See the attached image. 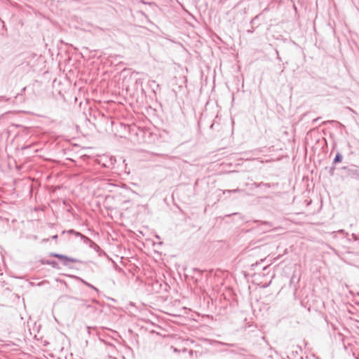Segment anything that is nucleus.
<instances>
[{
  "label": "nucleus",
  "instance_id": "nucleus-10",
  "mask_svg": "<svg viewBox=\"0 0 359 359\" xmlns=\"http://www.w3.org/2000/svg\"><path fill=\"white\" fill-rule=\"evenodd\" d=\"M275 184H270V183H264L263 182L259 183V184H256V187H266V188H271V187H274Z\"/></svg>",
  "mask_w": 359,
  "mask_h": 359
},
{
  "label": "nucleus",
  "instance_id": "nucleus-24",
  "mask_svg": "<svg viewBox=\"0 0 359 359\" xmlns=\"http://www.w3.org/2000/svg\"><path fill=\"white\" fill-rule=\"evenodd\" d=\"M48 241H49V238H43V239L42 240V242H43V243H45V242H48Z\"/></svg>",
  "mask_w": 359,
  "mask_h": 359
},
{
  "label": "nucleus",
  "instance_id": "nucleus-26",
  "mask_svg": "<svg viewBox=\"0 0 359 359\" xmlns=\"http://www.w3.org/2000/svg\"><path fill=\"white\" fill-rule=\"evenodd\" d=\"M320 118V117H318V118H315V119H313V123H316V122H317Z\"/></svg>",
  "mask_w": 359,
  "mask_h": 359
},
{
  "label": "nucleus",
  "instance_id": "nucleus-22",
  "mask_svg": "<svg viewBox=\"0 0 359 359\" xmlns=\"http://www.w3.org/2000/svg\"><path fill=\"white\" fill-rule=\"evenodd\" d=\"M257 18H258V16H257V15L256 17H255V18H254L250 21V24H253V23H254V22H255V20L256 19H257Z\"/></svg>",
  "mask_w": 359,
  "mask_h": 359
},
{
  "label": "nucleus",
  "instance_id": "nucleus-20",
  "mask_svg": "<svg viewBox=\"0 0 359 359\" xmlns=\"http://www.w3.org/2000/svg\"><path fill=\"white\" fill-rule=\"evenodd\" d=\"M215 125H216V123H215V122L214 121V122L210 125V128L211 130H214V129H215Z\"/></svg>",
  "mask_w": 359,
  "mask_h": 359
},
{
  "label": "nucleus",
  "instance_id": "nucleus-28",
  "mask_svg": "<svg viewBox=\"0 0 359 359\" xmlns=\"http://www.w3.org/2000/svg\"><path fill=\"white\" fill-rule=\"evenodd\" d=\"M25 89H26V87L23 88L22 89V92H24V91L25 90Z\"/></svg>",
  "mask_w": 359,
  "mask_h": 359
},
{
  "label": "nucleus",
  "instance_id": "nucleus-13",
  "mask_svg": "<svg viewBox=\"0 0 359 359\" xmlns=\"http://www.w3.org/2000/svg\"><path fill=\"white\" fill-rule=\"evenodd\" d=\"M216 343L218 344L226 346H229V347H235V346H236V344L224 343V342H222V341H217Z\"/></svg>",
  "mask_w": 359,
  "mask_h": 359
},
{
  "label": "nucleus",
  "instance_id": "nucleus-9",
  "mask_svg": "<svg viewBox=\"0 0 359 359\" xmlns=\"http://www.w3.org/2000/svg\"><path fill=\"white\" fill-rule=\"evenodd\" d=\"M78 280H79L83 284H84L85 285L88 286V287H90L92 289H93L95 291H96L97 292H99V290L95 287V286H93V285H91L90 283L86 282L85 280L82 279L81 278H79L77 277L76 278Z\"/></svg>",
  "mask_w": 359,
  "mask_h": 359
},
{
  "label": "nucleus",
  "instance_id": "nucleus-19",
  "mask_svg": "<svg viewBox=\"0 0 359 359\" xmlns=\"http://www.w3.org/2000/svg\"><path fill=\"white\" fill-rule=\"evenodd\" d=\"M74 234L76 236H77V237H80V238H81V236H82V235H83L81 233L78 232V231H74Z\"/></svg>",
  "mask_w": 359,
  "mask_h": 359
},
{
  "label": "nucleus",
  "instance_id": "nucleus-12",
  "mask_svg": "<svg viewBox=\"0 0 359 359\" xmlns=\"http://www.w3.org/2000/svg\"><path fill=\"white\" fill-rule=\"evenodd\" d=\"M243 191L242 189H232V190H230V189H226V190H224L223 191V194H225L226 193H238V192H241Z\"/></svg>",
  "mask_w": 359,
  "mask_h": 359
},
{
  "label": "nucleus",
  "instance_id": "nucleus-30",
  "mask_svg": "<svg viewBox=\"0 0 359 359\" xmlns=\"http://www.w3.org/2000/svg\"><path fill=\"white\" fill-rule=\"evenodd\" d=\"M34 239H37V236H34Z\"/></svg>",
  "mask_w": 359,
  "mask_h": 359
},
{
  "label": "nucleus",
  "instance_id": "nucleus-4",
  "mask_svg": "<svg viewBox=\"0 0 359 359\" xmlns=\"http://www.w3.org/2000/svg\"><path fill=\"white\" fill-rule=\"evenodd\" d=\"M49 255H50V257H56V258L59 259L60 260L62 261L63 265H65V266L67 265V262H72V263L81 262L80 260H79L77 259L67 257L66 255L59 254L57 252H50L49 254Z\"/></svg>",
  "mask_w": 359,
  "mask_h": 359
},
{
  "label": "nucleus",
  "instance_id": "nucleus-1",
  "mask_svg": "<svg viewBox=\"0 0 359 359\" xmlns=\"http://www.w3.org/2000/svg\"><path fill=\"white\" fill-rule=\"evenodd\" d=\"M267 238L264 237L259 239L252 240L248 245L243 250V254H248L251 251H260L262 249L266 248L267 243L266 242Z\"/></svg>",
  "mask_w": 359,
  "mask_h": 359
},
{
  "label": "nucleus",
  "instance_id": "nucleus-17",
  "mask_svg": "<svg viewBox=\"0 0 359 359\" xmlns=\"http://www.w3.org/2000/svg\"><path fill=\"white\" fill-rule=\"evenodd\" d=\"M65 233H69V234H74V229H69L68 231H63L62 232V234Z\"/></svg>",
  "mask_w": 359,
  "mask_h": 359
},
{
  "label": "nucleus",
  "instance_id": "nucleus-18",
  "mask_svg": "<svg viewBox=\"0 0 359 359\" xmlns=\"http://www.w3.org/2000/svg\"><path fill=\"white\" fill-rule=\"evenodd\" d=\"M351 237L355 241H359V236H357L355 233H352Z\"/></svg>",
  "mask_w": 359,
  "mask_h": 359
},
{
  "label": "nucleus",
  "instance_id": "nucleus-16",
  "mask_svg": "<svg viewBox=\"0 0 359 359\" xmlns=\"http://www.w3.org/2000/svg\"><path fill=\"white\" fill-rule=\"evenodd\" d=\"M51 260L50 259H46V260H43L42 259L41 261V264H47V265H50V263Z\"/></svg>",
  "mask_w": 359,
  "mask_h": 359
},
{
  "label": "nucleus",
  "instance_id": "nucleus-21",
  "mask_svg": "<svg viewBox=\"0 0 359 359\" xmlns=\"http://www.w3.org/2000/svg\"><path fill=\"white\" fill-rule=\"evenodd\" d=\"M57 238H58V236H57V234H56V235H54V236H53L51 237V238H52L53 240H57Z\"/></svg>",
  "mask_w": 359,
  "mask_h": 359
},
{
  "label": "nucleus",
  "instance_id": "nucleus-5",
  "mask_svg": "<svg viewBox=\"0 0 359 359\" xmlns=\"http://www.w3.org/2000/svg\"><path fill=\"white\" fill-rule=\"evenodd\" d=\"M271 225L270 224L269 222H262L261 224V226L259 227H258L257 229H252L253 230H256L257 232H266L269 230V229L271 228Z\"/></svg>",
  "mask_w": 359,
  "mask_h": 359
},
{
  "label": "nucleus",
  "instance_id": "nucleus-29",
  "mask_svg": "<svg viewBox=\"0 0 359 359\" xmlns=\"http://www.w3.org/2000/svg\"><path fill=\"white\" fill-rule=\"evenodd\" d=\"M248 32H250V33H252V32H253V31H252V30H251V29H249Z\"/></svg>",
  "mask_w": 359,
  "mask_h": 359
},
{
  "label": "nucleus",
  "instance_id": "nucleus-27",
  "mask_svg": "<svg viewBox=\"0 0 359 359\" xmlns=\"http://www.w3.org/2000/svg\"><path fill=\"white\" fill-rule=\"evenodd\" d=\"M276 53H277V54H278V57H277V58H278V60H279L280 61V60H281V58H280V57L278 55V51H276Z\"/></svg>",
  "mask_w": 359,
  "mask_h": 359
},
{
  "label": "nucleus",
  "instance_id": "nucleus-8",
  "mask_svg": "<svg viewBox=\"0 0 359 359\" xmlns=\"http://www.w3.org/2000/svg\"><path fill=\"white\" fill-rule=\"evenodd\" d=\"M343 160V156L340 152H337L335 157L333 159L332 165H336L337 163H339Z\"/></svg>",
  "mask_w": 359,
  "mask_h": 359
},
{
  "label": "nucleus",
  "instance_id": "nucleus-15",
  "mask_svg": "<svg viewBox=\"0 0 359 359\" xmlns=\"http://www.w3.org/2000/svg\"><path fill=\"white\" fill-rule=\"evenodd\" d=\"M335 169H336V168H335V165H332L330 168V169H329V170H328V172H329V174H330V175L331 177H332V176H334V170H335Z\"/></svg>",
  "mask_w": 359,
  "mask_h": 359
},
{
  "label": "nucleus",
  "instance_id": "nucleus-6",
  "mask_svg": "<svg viewBox=\"0 0 359 359\" xmlns=\"http://www.w3.org/2000/svg\"><path fill=\"white\" fill-rule=\"evenodd\" d=\"M89 247L93 250H95L99 255V256L104 255L107 256V254L104 251H103L100 247L96 244L94 241H92L89 245Z\"/></svg>",
  "mask_w": 359,
  "mask_h": 359
},
{
  "label": "nucleus",
  "instance_id": "nucleus-11",
  "mask_svg": "<svg viewBox=\"0 0 359 359\" xmlns=\"http://www.w3.org/2000/svg\"><path fill=\"white\" fill-rule=\"evenodd\" d=\"M81 239L87 245H89L93 241L90 238L86 236L83 234L81 236Z\"/></svg>",
  "mask_w": 359,
  "mask_h": 359
},
{
  "label": "nucleus",
  "instance_id": "nucleus-25",
  "mask_svg": "<svg viewBox=\"0 0 359 359\" xmlns=\"http://www.w3.org/2000/svg\"><path fill=\"white\" fill-rule=\"evenodd\" d=\"M339 233H344L345 231L344 229H341L338 231Z\"/></svg>",
  "mask_w": 359,
  "mask_h": 359
},
{
  "label": "nucleus",
  "instance_id": "nucleus-14",
  "mask_svg": "<svg viewBox=\"0 0 359 359\" xmlns=\"http://www.w3.org/2000/svg\"><path fill=\"white\" fill-rule=\"evenodd\" d=\"M50 266H51L54 269H60L59 264L57 262H56L55 260H51Z\"/></svg>",
  "mask_w": 359,
  "mask_h": 359
},
{
  "label": "nucleus",
  "instance_id": "nucleus-7",
  "mask_svg": "<svg viewBox=\"0 0 359 359\" xmlns=\"http://www.w3.org/2000/svg\"><path fill=\"white\" fill-rule=\"evenodd\" d=\"M226 351H229L230 353L232 354L238 355H245V353L248 352L246 348L241 347H238L236 350H226Z\"/></svg>",
  "mask_w": 359,
  "mask_h": 359
},
{
  "label": "nucleus",
  "instance_id": "nucleus-3",
  "mask_svg": "<svg viewBox=\"0 0 359 359\" xmlns=\"http://www.w3.org/2000/svg\"><path fill=\"white\" fill-rule=\"evenodd\" d=\"M116 159L114 156H104L99 160V163L104 168L114 169Z\"/></svg>",
  "mask_w": 359,
  "mask_h": 359
},
{
  "label": "nucleus",
  "instance_id": "nucleus-2",
  "mask_svg": "<svg viewBox=\"0 0 359 359\" xmlns=\"http://www.w3.org/2000/svg\"><path fill=\"white\" fill-rule=\"evenodd\" d=\"M341 175L344 178H350L359 180V167L355 165L343 166L340 168Z\"/></svg>",
  "mask_w": 359,
  "mask_h": 359
},
{
  "label": "nucleus",
  "instance_id": "nucleus-23",
  "mask_svg": "<svg viewBox=\"0 0 359 359\" xmlns=\"http://www.w3.org/2000/svg\"><path fill=\"white\" fill-rule=\"evenodd\" d=\"M194 271H196V272H198V273H202V271H201V270H200V269H194Z\"/></svg>",
  "mask_w": 359,
  "mask_h": 359
}]
</instances>
